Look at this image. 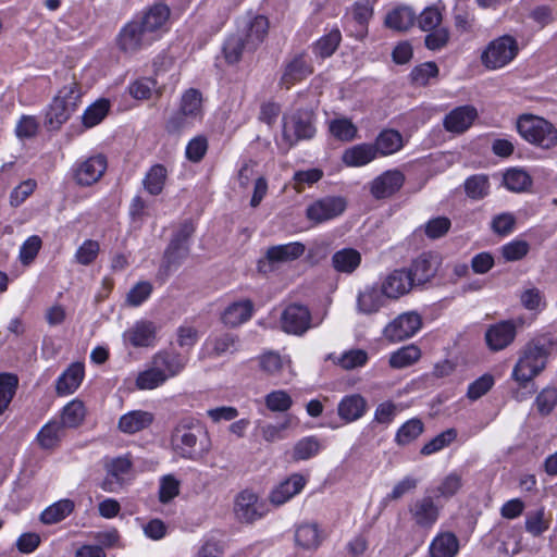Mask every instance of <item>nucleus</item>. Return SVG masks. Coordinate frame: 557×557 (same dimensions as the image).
I'll use <instances>...</instances> for the list:
<instances>
[{"label":"nucleus","instance_id":"nucleus-1","mask_svg":"<svg viewBox=\"0 0 557 557\" xmlns=\"http://www.w3.org/2000/svg\"><path fill=\"white\" fill-rule=\"evenodd\" d=\"M170 443L177 457L191 461L202 460L211 450L208 430L194 417H183L176 422Z\"/></svg>","mask_w":557,"mask_h":557},{"label":"nucleus","instance_id":"nucleus-2","mask_svg":"<svg viewBox=\"0 0 557 557\" xmlns=\"http://www.w3.org/2000/svg\"><path fill=\"white\" fill-rule=\"evenodd\" d=\"M554 347L555 341L548 334L539 335L528 342L513 367V380L521 386L531 382L545 369Z\"/></svg>","mask_w":557,"mask_h":557},{"label":"nucleus","instance_id":"nucleus-3","mask_svg":"<svg viewBox=\"0 0 557 557\" xmlns=\"http://www.w3.org/2000/svg\"><path fill=\"white\" fill-rule=\"evenodd\" d=\"M81 88L76 82L63 86L53 98L46 115V122L52 129H59L76 110L81 99Z\"/></svg>","mask_w":557,"mask_h":557},{"label":"nucleus","instance_id":"nucleus-4","mask_svg":"<svg viewBox=\"0 0 557 557\" xmlns=\"http://www.w3.org/2000/svg\"><path fill=\"white\" fill-rule=\"evenodd\" d=\"M517 128L527 141L542 149L557 146V128L543 117L523 115L518 120Z\"/></svg>","mask_w":557,"mask_h":557},{"label":"nucleus","instance_id":"nucleus-5","mask_svg":"<svg viewBox=\"0 0 557 557\" xmlns=\"http://www.w3.org/2000/svg\"><path fill=\"white\" fill-rule=\"evenodd\" d=\"M283 140L288 148L300 140L311 139L315 135L314 113L309 109H299L283 117Z\"/></svg>","mask_w":557,"mask_h":557},{"label":"nucleus","instance_id":"nucleus-6","mask_svg":"<svg viewBox=\"0 0 557 557\" xmlns=\"http://www.w3.org/2000/svg\"><path fill=\"white\" fill-rule=\"evenodd\" d=\"M517 40L509 35L492 40L481 54L482 64L488 70H496L507 65L518 54Z\"/></svg>","mask_w":557,"mask_h":557},{"label":"nucleus","instance_id":"nucleus-7","mask_svg":"<svg viewBox=\"0 0 557 557\" xmlns=\"http://www.w3.org/2000/svg\"><path fill=\"white\" fill-rule=\"evenodd\" d=\"M347 202L341 196H327L315 200L306 209V216L314 224L335 219L344 213Z\"/></svg>","mask_w":557,"mask_h":557},{"label":"nucleus","instance_id":"nucleus-8","mask_svg":"<svg viewBox=\"0 0 557 557\" xmlns=\"http://www.w3.org/2000/svg\"><path fill=\"white\" fill-rule=\"evenodd\" d=\"M421 326L422 318L418 312H404L385 326L384 336L392 342H400L413 336Z\"/></svg>","mask_w":557,"mask_h":557},{"label":"nucleus","instance_id":"nucleus-9","mask_svg":"<svg viewBox=\"0 0 557 557\" xmlns=\"http://www.w3.org/2000/svg\"><path fill=\"white\" fill-rule=\"evenodd\" d=\"M151 40L152 37L140 22L132 21L121 29L117 36V47L122 52L133 54L148 45Z\"/></svg>","mask_w":557,"mask_h":557},{"label":"nucleus","instance_id":"nucleus-10","mask_svg":"<svg viewBox=\"0 0 557 557\" xmlns=\"http://www.w3.org/2000/svg\"><path fill=\"white\" fill-rule=\"evenodd\" d=\"M281 325L284 332L302 335L311 326V314L306 306L293 304L282 313Z\"/></svg>","mask_w":557,"mask_h":557},{"label":"nucleus","instance_id":"nucleus-11","mask_svg":"<svg viewBox=\"0 0 557 557\" xmlns=\"http://www.w3.org/2000/svg\"><path fill=\"white\" fill-rule=\"evenodd\" d=\"M312 73L313 66L308 61L306 54H296L284 65L283 74L280 79V86L289 89L296 83L307 78Z\"/></svg>","mask_w":557,"mask_h":557},{"label":"nucleus","instance_id":"nucleus-12","mask_svg":"<svg viewBox=\"0 0 557 557\" xmlns=\"http://www.w3.org/2000/svg\"><path fill=\"white\" fill-rule=\"evenodd\" d=\"M411 519L421 529H431L440 517V507L431 496H423L409 508Z\"/></svg>","mask_w":557,"mask_h":557},{"label":"nucleus","instance_id":"nucleus-13","mask_svg":"<svg viewBox=\"0 0 557 557\" xmlns=\"http://www.w3.org/2000/svg\"><path fill=\"white\" fill-rule=\"evenodd\" d=\"M440 267V257L432 252H423L416 258L407 270L414 285H423L431 281Z\"/></svg>","mask_w":557,"mask_h":557},{"label":"nucleus","instance_id":"nucleus-14","mask_svg":"<svg viewBox=\"0 0 557 557\" xmlns=\"http://www.w3.org/2000/svg\"><path fill=\"white\" fill-rule=\"evenodd\" d=\"M405 176L398 170H388L370 183V193L375 199H385L397 193L404 185Z\"/></svg>","mask_w":557,"mask_h":557},{"label":"nucleus","instance_id":"nucleus-15","mask_svg":"<svg viewBox=\"0 0 557 557\" xmlns=\"http://www.w3.org/2000/svg\"><path fill=\"white\" fill-rule=\"evenodd\" d=\"M107 169V159L102 154L94 156L82 162L74 172V178L81 186H90L98 182Z\"/></svg>","mask_w":557,"mask_h":557},{"label":"nucleus","instance_id":"nucleus-16","mask_svg":"<svg viewBox=\"0 0 557 557\" xmlns=\"http://www.w3.org/2000/svg\"><path fill=\"white\" fill-rule=\"evenodd\" d=\"M188 357L174 350H160L153 355L151 364L163 372L165 379L178 375L186 367Z\"/></svg>","mask_w":557,"mask_h":557},{"label":"nucleus","instance_id":"nucleus-17","mask_svg":"<svg viewBox=\"0 0 557 557\" xmlns=\"http://www.w3.org/2000/svg\"><path fill=\"white\" fill-rule=\"evenodd\" d=\"M416 286L407 269L392 271L382 283V290L387 298L398 299Z\"/></svg>","mask_w":557,"mask_h":557},{"label":"nucleus","instance_id":"nucleus-18","mask_svg":"<svg viewBox=\"0 0 557 557\" xmlns=\"http://www.w3.org/2000/svg\"><path fill=\"white\" fill-rule=\"evenodd\" d=\"M156 334L157 326L153 322L140 320L124 332L123 339L135 348L149 347L153 344Z\"/></svg>","mask_w":557,"mask_h":557},{"label":"nucleus","instance_id":"nucleus-19","mask_svg":"<svg viewBox=\"0 0 557 557\" xmlns=\"http://www.w3.org/2000/svg\"><path fill=\"white\" fill-rule=\"evenodd\" d=\"M262 505L258 496L250 491H243L235 502V515L240 522L251 523L262 516Z\"/></svg>","mask_w":557,"mask_h":557},{"label":"nucleus","instance_id":"nucleus-20","mask_svg":"<svg viewBox=\"0 0 557 557\" xmlns=\"http://www.w3.org/2000/svg\"><path fill=\"white\" fill-rule=\"evenodd\" d=\"M516 337V325L511 321H503L490 326L485 333L487 346L492 350H502L510 345Z\"/></svg>","mask_w":557,"mask_h":557},{"label":"nucleus","instance_id":"nucleus-21","mask_svg":"<svg viewBox=\"0 0 557 557\" xmlns=\"http://www.w3.org/2000/svg\"><path fill=\"white\" fill-rule=\"evenodd\" d=\"M478 116V111L472 106H461L451 110L444 119V127L451 133H463Z\"/></svg>","mask_w":557,"mask_h":557},{"label":"nucleus","instance_id":"nucleus-22","mask_svg":"<svg viewBox=\"0 0 557 557\" xmlns=\"http://www.w3.org/2000/svg\"><path fill=\"white\" fill-rule=\"evenodd\" d=\"M306 483L307 479L302 474L293 473L271 492V503L274 505H283L295 495L300 493Z\"/></svg>","mask_w":557,"mask_h":557},{"label":"nucleus","instance_id":"nucleus-23","mask_svg":"<svg viewBox=\"0 0 557 557\" xmlns=\"http://www.w3.org/2000/svg\"><path fill=\"white\" fill-rule=\"evenodd\" d=\"M306 247L299 242L271 246L267 249L265 259L270 264L290 262L304 255Z\"/></svg>","mask_w":557,"mask_h":557},{"label":"nucleus","instance_id":"nucleus-24","mask_svg":"<svg viewBox=\"0 0 557 557\" xmlns=\"http://www.w3.org/2000/svg\"><path fill=\"white\" fill-rule=\"evenodd\" d=\"M367 411V400L359 394L345 396L337 406V414L346 423L360 419Z\"/></svg>","mask_w":557,"mask_h":557},{"label":"nucleus","instance_id":"nucleus-25","mask_svg":"<svg viewBox=\"0 0 557 557\" xmlns=\"http://www.w3.org/2000/svg\"><path fill=\"white\" fill-rule=\"evenodd\" d=\"M253 312V304L244 299L231 304L223 312L222 321L225 325L236 327L248 321Z\"/></svg>","mask_w":557,"mask_h":557},{"label":"nucleus","instance_id":"nucleus-26","mask_svg":"<svg viewBox=\"0 0 557 557\" xmlns=\"http://www.w3.org/2000/svg\"><path fill=\"white\" fill-rule=\"evenodd\" d=\"M377 157L376 149L371 144H359L343 152L342 161L347 166H363Z\"/></svg>","mask_w":557,"mask_h":557},{"label":"nucleus","instance_id":"nucleus-27","mask_svg":"<svg viewBox=\"0 0 557 557\" xmlns=\"http://www.w3.org/2000/svg\"><path fill=\"white\" fill-rule=\"evenodd\" d=\"M385 298H387L382 286H367L362 292L359 293L357 299L358 310L366 314H372L377 312L384 305Z\"/></svg>","mask_w":557,"mask_h":557},{"label":"nucleus","instance_id":"nucleus-28","mask_svg":"<svg viewBox=\"0 0 557 557\" xmlns=\"http://www.w3.org/2000/svg\"><path fill=\"white\" fill-rule=\"evenodd\" d=\"M459 550V541L451 532L437 534L430 544V557H455Z\"/></svg>","mask_w":557,"mask_h":557},{"label":"nucleus","instance_id":"nucleus-29","mask_svg":"<svg viewBox=\"0 0 557 557\" xmlns=\"http://www.w3.org/2000/svg\"><path fill=\"white\" fill-rule=\"evenodd\" d=\"M153 414L144 410H134L123 414L119 420V430L126 434H134L150 426Z\"/></svg>","mask_w":557,"mask_h":557},{"label":"nucleus","instance_id":"nucleus-30","mask_svg":"<svg viewBox=\"0 0 557 557\" xmlns=\"http://www.w3.org/2000/svg\"><path fill=\"white\" fill-rule=\"evenodd\" d=\"M361 253L354 248H343L332 256V267L338 273L351 274L361 263Z\"/></svg>","mask_w":557,"mask_h":557},{"label":"nucleus","instance_id":"nucleus-31","mask_svg":"<svg viewBox=\"0 0 557 557\" xmlns=\"http://www.w3.org/2000/svg\"><path fill=\"white\" fill-rule=\"evenodd\" d=\"M269 32V21L263 15L255 16L243 33L248 41V52H253L264 41Z\"/></svg>","mask_w":557,"mask_h":557},{"label":"nucleus","instance_id":"nucleus-32","mask_svg":"<svg viewBox=\"0 0 557 557\" xmlns=\"http://www.w3.org/2000/svg\"><path fill=\"white\" fill-rule=\"evenodd\" d=\"M324 540V534L317 523H301L295 532L296 543L306 549L318 548Z\"/></svg>","mask_w":557,"mask_h":557},{"label":"nucleus","instance_id":"nucleus-33","mask_svg":"<svg viewBox=\"0 0 557 557\" xmlns=\"http://www.w3.org/2000/svg\"><path fill=\"white\" fill-rule=\"evenodd\" d=\"M84 377V366L82 363H73L58 379L57 393L59 395H67L74 393L81 385Z\"/></svg>","mask_w":557,"mask_h":557},{"label":"nucleus","instance_id":"nucleus-34","mask_svg":"<svg viewBox=\"0 0 557 557\" xmlns=\"http://www.w3.org/2000/svg\"><path fill=\"white\" fill-rule=\"evenodd\" d=\"M416 17V13L410 7L401 5L391 11L384 23L393 30L406 32L413 25Z\"/></svg>","mask_w":557,"mask_h":557},{"label":"nucleus","instance_id":"nucleus-35","mask_svg":"<svg viewBox=\"0 0 557 557\" xmlns=\"http://www.w3.org/2000/svg\"><path fill=\"white\" fill-rule=\"evenodd\" d=\"M65 435V429L59 421H50L46 423L37 434V442L42 449L55 448L62 437Z\"/></svg>","mask_w":557,"mask_h":557},{"label":"nucleus","instance_id":"nucleus-36","mask_svg":"<svg viewBox=\"0 0 557 557\" xmlns=\"http://www.w3.org/2000/svg\"><path fill=\"white\" fill-rule=\"evenodd\" d=\"M75 508L73 500L65 498L47 507L40 515L44 524H54L69 517Z\"/></svg>","mask_w":557,"mask_h":557},{"label":"nucleus","instance_id":"nucleus-37","mask_svg":"<svg viewBox=\"0 0 557 557\" xmlns=\"http://www.w3.org/2000/svg\"><path fill=\"white\" fill-rule=\"evenodd\" d=\"M170 9L163 3L152 5L139 21L140 24L151 36L152 33L161 28L169 20Z\"/></svg>","mask_w":557,"mask_h":557},{"label":"nucleus","instance_id":"nucleus-38","mask_svg":"<svg viewBox=\"0 0 557 557\" xmlns=\"http://www.w3.org/2000/svg\"><path fill=\"white\" fill-rule=\"evenodd\" d=\"M132 468V461L127 457H116L106 462L108 478L102 483V488L113 492V482L110 476L120 484L122 475L126 474Z\"/></svg>","mask_w":557,"mask_h":557},{"label":"nucleus","instance_id":"nucleus-39","mask_svg":"<svg viewBox=\"0 0 557 557\" xmlns=\"http://www.w3.org/2000/svg\"><path fill=\"white\" fill-rule=\"evenodd\" d=\"M373 146L376 154H392L403 147V137L397 131L385 129L379 134Z\"/></svg>","mask_w":557,"mask_h":557},{"label":"nucleus","instance_id":"nucleus-40","mask_svg":"<svg viewBox=\"0 0 557 557\" xmlns=\"http://www.w3.org/2000/svg\"><path fill=\"white\" fill-rule=\"evenodd\" d=\"M245 51H248V41L245 39L244 34L235 33L227 37L223 46V52L228 63L239 62Z\"/></svg>","mask_w":557,"mask_h":557},{"label":"nucleus","instance_id":"nucleus-41","mask_svg":"<svg viewBox=\"0 0 557 557\" xmlns=\"http://www.w3.org/2000/svg\"><path fill=\"white\" fill-rule=\"evenodd\" d=\"M189 255V246L176 242H170L163 257V267L166 272L177 269L182 261Z\"/></svg>","mask_w":557,"mask_h":557},{"label":"nucleus","instance_id":"nucleus-42","mask_svg":"<svg viewBox=\"0 0 557 557\" xmlns=\"http://www.w3.org/2000/svg\"><path fill=\"white\" fill-rule=\"evenodd\" d=\"M322 448L320 440L315 436H307L299 440L293 448L295 461L308 460L315 457Z\"/></svg>","mask_w":557,"mask_h":557},{"label":"nucleus","instance_id":"nucleus-43","mask_svg":"<svg viewBox=\"0 0 557 557\" xmlns=\"http://www.w3.org/2000/svg\"><path fill=\"white\" fill-rule=\"evenodd\" d=\"M424 430L423 422L413 418L405 422L397 431L395 442L399 446H406L416 441Z\"/></svg>","mask_w":557,"mask_h":557},{"label":"nucleus","instance_id":"nucleus-44","mask_svg":"<svg viewBox=\"0 0 557 557\" xmlns=\"http://www.w3.org/2000/svg\"><path fill=\"white\" fill-rule=\"evenodd\" d=\"M166 169L162 164H154L150 168L144 178L145 189L153 196L161 194L166 181Z\"/></svg>","mask_w":557,"mask_h":557},{"label":"nucleus","instance_id":"nucleus-45","mask_svg":"<svg viewBox=\"0 0 557 557\" xmlns=\"http://www.w3.org/2000/svg\"><path fill=\"white\" fill-rule=\"evenodd\" d=\"M18 386V377L13 373H0V416L8 409Z\"/></svg>","mask_w":557,"mask_h":557},{"label":"nucleus","instance_id":"nucleus-46","mask_svg":"<svg viewBox=\"0 0 557 557\" xmlns=\"http://www.w3.org/2000/svg\"><path fill=\"white\" fill-rule=\"evenodd\" d=\"M85 407L79 400H73L69 403L62 411L61 421L59 422L65 428H77L85 419Z\"/></svg>","mask_w":557,"mask_h":557},{"label":"nucleus","instance_id":"nucleus-47","mask_svg":"<svg viewBox=\"0 0 557 557\" xmlns=\"http://www.w3.org/2000/svg\"><path fill=\"white\" fill-rule=\"evenodd\" d=\"M421 357V351L416 345L401 347L389 357V366L394 369H403L413 364Z\"/></svg>","mask_w":557,"mask_h":557},{"label":"nucleus","instance_id":"nucleus-48","mask_svg":"<svg viewBox=\"0 0 557 557\" xmlns=\"http://www.w3.org/2000/svg\"><path fill=\"white\" fill-rule=\"evenodd\" d=\"M505 186L515 193L528 190L532 185L529 173L521 169H510L504 174Z\"/></svg>","mask_w":557,"mask_h":557},{"label":"nucleus","instance_id":"nucleus-49","mask_svg":"<svg viewBox=\"0 0 557 557\" xmlns=\"http://www.w3.org/2000/svg\"><path fill=\"white\" fill-rule=\"evenodd\" d=\"M342 40V34L338 28L332 29L329 34L321 37L313 46L315 55L325 59L331 57L338 48Z\"/></svg>","mask_w":557,"mask_h":557},{"label":"nucleus","instance_id":"nucleus-50","mask_svg":"<svg viewBox=\"0 0 557 557\" xmlns=\"http://www.w3.org/2000/svg\"><path fill=\"white\" fill-rule=\"evenodd\" d=\"M110 102L107 99H100L89 106L83 114V124L85 127H94L99 124L108 114Z\"/></svg>","mask_w":557,"mask_h":557},{"label":"nucleus","instance_id":"nucleus-51","mask_svg":"<svg viewBox=\"0 0 557 557\" xmlns=\"http://www.w3.org/2000/svg\"><path fill=\"white\" fill-rule=\"evenodd\" d=\"M180 109L195 120L201 116L202 98L201 94L194 88L188 89L182 97Z\"/></svg>","mask_w":557,"mask_h":557},{"label":"nucleus","instance_id":"nucleus-52","mask_svg":"<svg viewBox=\"0 0 557 557\" xmlns=\"http://www.w3.org/2000/svg\"><path fill=\"white\" fill-rule=\"evenodd\" d=\"M457 437L455 429H447L423 445L420 453L424 456L432 455L447 447Z\"/></svg>","mask_w":557,"mask_h":557},{"label":"nucleus","instance_id":"nucleus-53","mask_svg":"<svg viewBox=\"0 0 557 557\" xmlns=\"http://www.w3.org/2000/svg\"><path fill=\"white\" fill-rule=\"evenodd\" d=\"M549 528L544 508L528 512L525 517V531L533 536H540Z\"/></svg>","mask_w":557,"mask_h":557},{"label":"nucleus","instance_id":"nucleus-54","mask_svg":"<svg viewBox=\"0 0 557 557\" xmlns=\"http://www.w3.org/2000/svg\"><path fill=\"white\" fill-rule=\"evenodd\" d=\"M331 134L342 141H351L357 137V126L348 119H336L330 123Z\"/></svg>","mask_w":557,"mask_h":557},{"label":"nucleus","instance_id":"nucleus-55","mask_svg":"<svg viewBox=\"0 0 557 557\" xmlns=\"http://www.w3.org/2000/svg\"><path fill=\"white\" fill-rule=\"evenodd\" d=\"M166 381L163 372L159 371L154 364L143 372L136 379V386L139 389H153Z\"/></svg>","mask_w":557,"mask_h":557},{"label":"nucleus","instance_id":"nucleus-56","mask_svg":"<svg viewBox=\"0 0 557 557\" xmlns=\"http://www.w3.org/2000/svg\"><path fill=\"white\" fill-rule=\"evenodd\" d=\"M466 194L472 199H482L488 193V178L485 175H473L465 182Z\"/></svg>","mask_w":557,"mask_h":557},{"label":"nucleus","instance_id":"nucleus-57","mask_svg":"<svg viewBox=\"0 0 557 557\" xmlns=\"http://www.w3.org/2000/svg\"><path fill=\"white\" fill-rule=\"evenodd\" d=\"M442 13L436 7L425 8L418 17V25L423 32L434 30L442 23Z\"/></svg>","mask_w":557,"mask_h":557},{"label":"nucleus","instance_id":"nucleus-58","mask_svg":"<svg viewBox=\"0 0 557 557\" xmlns=\"http://www.w3.org/2000/svg\"><path fill=\"white\" fill-rule=\"evenodd\" d=\"M152 285L147 281L138 282L126 296V304L131 307L140 306L152 293Z\"/></svg>","mask_w":557,"mask_h":557},{"label":"nucleus","instance_id":"nucleus-59","mask_svg":"<svg viewBox=\"0 0 557 557\" xmlns=\"http://www.w3.org/2000/svg\"><path fill=\"white\" fill-rule=\"evenodd\" d=\"M265 405L271 411L284 412L292 407L293 400L285 391H274L265 396Z\"/></svg>","mask_w":557,"mask_h":557},{"label":"nucleus","instance_id":"nucleus-60","mask_svg":"<svg viewBox=\"0 0 557 557\" xmlns=\"http://www.w3.org/2000/svg\"><path fill=\"white\" fill-rule=\"evenodd\" d=\"M181 109L175 111L165 123V131L169 134H180L196 121L190 115H185Z\"/></svg>","mask_w":557,"mask_h":557},{"label":"nucleus","instance_id":"nucleus-61","mask_svg":"<svg viewBox=\"0 0 557 557\" xmlns=\"http://www.w3.org/2000/svg\"><path fill=\"white\" fill-rule=\"evenodd\" d=\"M437 74V65L434 62H425L411 71L410 78L414 84L424 86L431 77H435Z\"/></svg>","mask_w":557,"mask_h":557},{"label":"nucleus","instance_id":"nucleus-62","mask_svg":"<svg viewBox=\"0 0 557 557\" xmlns=\"http://www.w3.org/2000/svg\"><path fill=\"white\" fill-rule=\"evenodd\" d=\"M535 405L537 411L543 414H549L557 405V389L544 388L536 397Z\"/></svg>","mask_w":557,"mask_h":557},{"label":"nucleus","instance_id":"nucleus-63","mask_svg":"<svg viewBox=\"0 0 557 557\" xmlns=\"http://www.w3.org/2000/svg\"><path fill=\"white\" fill-rule=\"evenodd\" d=\"M99 253V244L96 240H85L75 253V259L79 264L88 265L95 261Z\"/></svg>","mask_w":557,"mask_h":557},{"label":"nucleus","instance_id":"nucleus-64","mask_svg":"<svg viewBox=\"0 0 557 557\" xmlns=\"http://www.w3.org/2000/svg\"><path fill=\"white\" fill-rule=\"evenodd\" d=\"M450 226H451V222L446 216H437V218L431 219L425 224V228H424L425 235L432 239L441 238L447 234Z\"/></svg>","mask_w":557,"mask_h":557}]
</instances>
